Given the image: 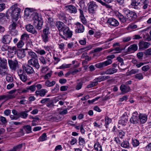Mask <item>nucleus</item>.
Listing matches in <instances>:
<instances>
[{"instance_id":"1","label":"nucleus","mask_w":151,"mask_h":151,"mask_svg":"<svg viewBox=\"0 0 151 151\" xmlns=\"http://www.w3.org/2000/svg\"><path fill=\"white\" fill-rule=\"evenodd\" d=\"M148 116L144 113H139L138 114L137 111L134 112L130 119L131 123L136 125L143 124L147 122Z\"/></svg>"},{"instance_id":"2","label":"nucleus","mask_w":151,"mask_h":151,"mask_svg":"<svg viewBox=\"0 0 151 151\" xmlns=\"http://www.w3.org/2000/svg\"><path fill=\"white\" fill-rule=\"evenodd\" d=\"M19 6L15 4L12 6L8 10V13L10 14L12 18L15 21H17L21 12Z\"/></svg>"},{"instance_id":"3","label":"nucleus","mask_w":151,"mask_h":151,"mask_svg":"<svg viewBox=\"0 0 151 151\" xmlns=\"http://www.w3.org/2000/svg\"><path fill=\"white\" fill-rule=\"evenodd\" d=\"M50 28L46 26L43 29L41 35L42 41L46 43L50 41Z\"/></svg>"},{"instance_id":"4","label":"nucleus","mask_w":151,"mask_h":151,"mask_svg":"<svg viewBox=\"0 0 151 151\" xmlns=\"http://www.w3.org/2000/svg\"><path fill=\"white\" fill-rule=\"evenodd\" d=\"M34 16L35 18L32 17L31 19L33 20L35 25L37 29L40 30L42 28L43 23L41 16L39 15L37 12L35 16L34 15Z\"/></svg>"},{"instance_id":"5","label":"nucleus","mask_w":151,"mask_h":151,"mask_svg":"<svg viewBox=\"0 0 151 151\" xmlns=\"http://www.w3.org/2000/svg\"><path fill=\"white\" fill-rule=\"evenodd\" d=\"M72 32L70 30L69 27H66L62 32V33L59 34L62 38L65 40H67L68 38H70L73 35Z\"/></svg>"},{"instance_id":"6","label":"nucleus","mask_w":151,"mask_h":151,"mask_svg":"<svg viewBox=\"0 0 151 151\" xmlns=\"http://www.w3.org/2000/svg\"><path fill=\"white\" fill-rule=\"evenodd\" d=\"M37 11L35 9L30 8H26L24 11V16L28 19H31L32 17L35 18Z\"/></svg>"},{"instance_id":"7","label":"nucleus","mask_w":151,"mask_h":151,"mask_svg":"<svg viewBox=\"0 0 151 151\" xmlns=\"http://www.w3.org/2000/svg\"><path fill=\"white\" fill-rule=\"evenodd\" d=\"M123 11L127 16L129 22L136 18L137 15L135 12L130 11L128 9H123Z\"/></svg>"},{"instance_id":"8","label":"nucleus","mask_w":151,"mask_h":151,"mask_svg":"<svg viewBox=\"0 0 151 151\" xmlns=\"http://www.w3.org/2000/svg\"><path fill=\"white\" fill-rule=\"evenodd\" d=\"M28 63L30 65L32 66L37 70L39 69L40 68V65L37 58L30 59L28 60Z\"/></svg>"},{"instance_id":"9","label":"nucleus","mask_w":151,"mask_h":151,"mask_svg":"<svg viewBox=\"0 0 151 151\" xmlns=\"http://www.w3.org/2000/svg\"><path fill=\"white\" fill-rule=\"evenodd\" d=\"M75 26V32L76 33H82L85 30L83 25L79 22H77L74 24Z\"/></svg>"},{"instance_id":"10","label":"nucleus","mask_w":151,"mask_h":151,"mask_svg":"<svg viewBox=\"0 0 151 151\" xmlns=\"http://www.w3.org/2000/svg\"><path fill=\"white\" fill-rule=\"evenodd\" d=\"M8 62L9 67L12 70L15 71L18 68V63L17 60H15L13 61L9 60Z\"/></svg>"},{"instance_id":"11","label":"nucleus","mask_w":151,"mask_h":151,"mask_svg":"<svg viewBox=\"0 0 151 151\" xmlns=\"http://www.w3.org/2000/svg\"><path fill=\"white\" fill-rule=\"evenodd\" d=\"M22 68L23 70L26 72L28 75L32 74L35 73L33 68L29 64L23 65Z\"/></svg>"},{"instance_id":"12","label":"nucleus","mask_w":151,"mask_h":151,"mask_svg":"<svg viewBox=\"0 0 151 151\" xmlns=\"http://www.w3.org/2000/svg\"><path fill=\"white\" fill-rule=\"evenodd\" d=\"M107 23L110 27H117L119 24V22L117 20L113 17L109 18Z\"/></svg>"},{"instance_id":"13","label":"nucleus","mask_w":151,"mask_h":151,"mask_svg":"<svg viewBox=\"0 0 151 151\" xmlns=\"http://www.w3.org/2000/svg\"><path fill=\"white\" fill-rule=\"evenodd\" d=\"M142 0H131V5L133 8L137 10L141 8V2Z\"/></svg>"},{"instance_id":"14","label":"nucleus","mask_w":151,"mask_h":151,"mask_svg":"<svg viewBox=\"0 0 151 151\" xmlns=\"http://www.w3.org/2000/svg\"><path fill=\"white\" fill-rule=\"evenodd\" d=\"M12 37L9 35H6L2 36L1 41L5 44H9L11 42Z\"/></svg>"},{"instance_id":"15","label":"nucleus","mask_w":151,"mask_h":151,"mask_svg":"<svg viewBox=\"0 0 151 151\" xmlns=\"http://www.w3.org/2000/svg\"><path fill=\"white\" fill-rule=\"evenodd\" d=\"M115 14L116 16L117 17L120 21L122 23L127 22L129 23L127 16L124 17L122 14L119 13L118 11L115 12Z\"/></svg>"},{"instance_id":"16","label":"nucleus","mask_w":151,"mask_h":151,"mask_svg":"<svg viewBox=\"0 0 151 151\" xmlns=\"http://www.w3.org/2000/svg\"><path fill=\"white\" fill-rule=\"evenodd\" d=\"M56 26L59 31V34L62 33V31L67 26L65 25L63 22L60 21L56 22Z\"/></svg>"},{"instance_id":"17","label":"nucleus","mask_w":151,"mask_h":151,"mask_svg":"<svg viewBox=\"0 0 151 151\" xmlns=\"http://www.w3.org/2000/svg\"><path fill=\"white\" fill-rule=\"evenodd\" d=\"M17 25V24L16 23L13 22L9 26L10 33L12 35L14 36H16L17 35L18 32L15 30Z\"/></svg>"},{"instance_id":"18","label":"nucleus","mask_w":151,"mask_h":151,"mask_svg":"<svg viewBox=\"0 0 151 151\" xmlns=\"http://www.w3.org/2000/svg\"><path fill=\"white\" fill-rule=\"evenodd\" d=\"M9 71L7 66L0 67V75L2 76L9 75Z\"/></svg>"},{"instance_id":"19","label":"nucleus","mask_w":151,"mask_h":151,"mask_svg":"<svg viewBox=\"0 0 151 151\" xmlns=\"http://www.w3.org/2000/svg\"><path fill=\"white\" fill-rule=\"evenodd\" d=\"M67 10L71 14H76L77 12L76 7L74 5H70L66 6L65 7Z\"/></svg>"},{"instance_id":"20","label":"nucleus","mask_w":151,"mask_h":151,"mask_svg":"<svg viewBox=\"0 0 151 151\" xmlns=\"http://www.w3.org/2000/svg\"><path fill=\"white\" fill-rule=\"evenodd\" d=\"M88 5V12L91 15L93 16L94 13V1H92L89 3Z\"/></svg>"},{"instance_id":"21","label":"nucleus","mask_w":151,"mask_h":151,"mask_svg":"<svg viewBox=\"0 0 151 151\" xmlns=\"http://www.w3.org/2000/svg\"><path fill=\"white\" fill-rule=\"evenodd\" d=\"M150 45V44L149 42L141 41L139 43V48L140 50H143L148 48Z\"/></svg>"},{"instance_id":"22","label":"nucleus","mask_w":151,"mask_h":151,"mask_svg":"<svg viewBox=\"0 0 151 151\" xmlns=\"http://www.w3.org/2000/svg\"><path fill=\"white\" fill-rule=\"evenodd\" d=\"M120 89L122 93L123 94L127 93L131 89L129 86L124 84L120 86Z\"/></svg>"},{"instance_id":"23","label":"nucleus","mask_w":151,"mask_h":151,"mask_svg":"<svg viewBox=\"0 0 151 151\" xmlns=\"http://www.w3.org/2000/svg\"><path fill=\"white\" fill-rule=\"evenodd\" d=\"M27 55L28 59L37 58V54L32 50H27Z\"/></svg>"},{"instance_id":"24","label":"nucleus","mask_w":151,"mask_h":151,"mask_svg":"<svg viewBox=\"0 0 151 151\" xmlns=\"http://www.w3.org/2000/svg\"><path fill=\"white\" fill-rule=\"evenodd\" d=\"M48 92L45 89H42L40 90L36 91L35 92L37 96H39L41 97H44Z\"/></svg>"},{"instance_id":"25","label":"nucleus","mask_w":151,"mask_h":151,"mask_svg":"<svg viewBox=\"0 0 151 151\" xmlns=\"http://www.w3.org/2000/svg\"><path fill=\"white\" fill-rule=\"evenodd\" d=\"M26 28L27 31L33 34H36L37 33V32L34 27L32 25L29 24L26 26Z\"/></svg>"},{"instance_id":"26","label":"nucleus","mask_w":151,"mask_h":151,"mask_svg":"<svg viewBox=\"0 0 151 151\" xmlns=\"http://www.w3.org/2000/svg\"><path fill=\"white\" fill-rule=\"evenodd\" d=\"M138 49V46L136 44H133L130 45L128 48L127 52H129L137 51Z\"/></svg>"},{"instance_id":"27","label":"nucleus","mask_w":151,"mask_h":151,"mask_svg":"<svg viewBox=\"0 0 151 151\" xmlns=\"http://www.w3.org/2000/svg\"><path fill=\"white\" fill-rule=\"evenodd\" d=\"M2 99H5L6 100H8L10 99H14L15 97V96L14 95H11L8 93V94H6L4 95H1Z\"/></svg>"},{"instance_id":"28","label":"nucleus","mask_w":151,"mask_h":151,"mask_svg":"<svg viewBox=\"0 0 151 151\" xmlns=\"http://www.w3.org/2000/svg\"><path fill=\"white\" fill-rule=\"evenodd\" d=\"M42 12L45 14L46 18L53 17L54 16L53 12L50 10H44Z\"/></svg>"},{"instance_id":"29","label":"nucleus","mask_w":151,"mask_h":151,"mask_svg":"<svg viewBox=\"0 0 151 151\" xmlns=\"http://www.w3.org/2000/svg\"><path fill=\"white\" fill-rule=\"evenodd\" d=\"M121 146L124 148L129 149L131 147V145L129 142L127 140H124L121 143Z\"/></svg>"},{"instance_id":"30","label":"nucleus","mask_w":151,"mask_h":151,"mask_svg":"<svg viewBox=\"0 0 151 151\" xmlns=\"http://www.w3.org/2000/svg\"><path fill=\"white\" fill-rule=\"evenodd\" d=\"M58 17L60 19L63 21L64 23L67 22V18L65 16V14L63 12H60L58 14Z\"/></svg>"},{"instance_id":"31","label":"nucleus","mask_w":151,"mask_h":151,"mask_svg":"<svg viewBox=\"0 0 151 151\" xmlns=\"http://www.w3.org/2000/svg\"><path fill=\"white\" fill-rule=\"evenodd\" d=\"M23 144H19L14 146L12 148L10 149L8 151H19L22 147Z\"/></svg>"},{"instance_id":"32","label":"nucleus","mask_w":151,"mask_h":151,"mask_svg":"<svg viewBox=\"0 0 151 151\" xmlns=\"http://www.w3.org/2000/svg\"><path fill=\"white\" fill-rule=\"evenodd\" d=\"M17 55L19 59H22L25 56V53L24 50H21L18 52Z\"/></svg>"},{"instance_id":"33","label":"nucleus","mask_w":151,"mask_h":151,"mask_svg":"<svg viewBox=\"0 0 151 151\" xmlns=\"http://www.w3.org/2000/svg\"><path fill=\"white\" fill-rule=\"evenodd\" d=\"M110 78L109 76H101L95 79V81H97L98 82H101L104 80L108 79Z\"/></svg>"},{"instance_id":"34","label":"nucleus","mask_w":151,"mask_h":151,"mask_svg":"<svg viewBox=\"0 0 151 151\" xmlns=\"http://www.w3.org/2000/svg\"><path fill=\"white\" fill-rule=\"evenodd\" d=\"M117 69L114 68H110L106 70V73L108 75H111L116 73Z\"/></svg>"},{"instance_id":"35","label":"nucleus","mask_w":151,"mask_h":151,"mask_svg":"<svg viewBox=\"0 0 151 151\" xmlns=\"http://www.w3.org/2000/svg\"><path fill=\"white\" fill-rule=\"evenodd\" d=\"M50 119L54 121L58 122L61 119V117L60 116V115L59 114H58L52 116Z\"/></svg>"},{"instance_id":"36","label":"nucleus","mask_w":151,"mask_h":151,"mask_svg":"<svg viewBox=\"0 0 151 151\" xmlns=\"http://www.w3.org/2000/svg\"><path fill=\"white\" fill-rule=\"evenodd\" d=\"M141 2L142 4V8L143 9H147L149 3V1L148 0H142Z\"/></svg>"},{"instance_id":"37","label":"nucleus","mask_w":151,"mask_h":151,"mask_svg":"<svg viewBox=\"0 0 151 151\" xmlns=\"http://www.w3.org/2000/svg\"><path fill=\"white\" fill-rule=\"evenodd\" d=\"M55 84V82L54 81H51L48 80H46L45 83V85L47 87H52L54 86Z\"/></svg>"},{"instance_id":"38","label":"nucleus","mask_w":151,"mask_h":151,"mask_svg":"<svg viewBox=\"0 0 151 151\" xmlns=\"http://www.w3.org/2000/svg\"><path fill=\"white\" fill-rule=\"evenodd\" d=\"M19 119L21 118L23 119H26L27 117L28 114L25 111H22L19 112Z\"/></svg>"},{"instance_id":"39","label":"nucleus","mask_w":151,"mask_h":151,"mask_svg":"<svg viewBox=\"0 0 151 151\" xmlns=\"http://www.w3.org/2000/svg\"><path fill=\"white\" fill-rule=\"evenodd\" d=\"M139 70L137 68L132 69L130 71L127 73V76H130L133 74H135L138 73Z\"/></svg>"},{"instance_id":"40","label":"nucleus","mask_w":151,"mask_h":151,"mask_svg":"<svg viewBox=\"0 0 151 151\" xmlns=\"http://www.w3.org/2000/svg\"><path fill=\"white\" fill-rule=\"evenodd\" d=\"M7 66V61L4 59L0 57V67Z\"/></svg>"},{"instance_id":"41","label":"nucleus","mask_w":151,"mask_h":151,"mask_svg":"<svg viewBox=\"0 0 151 151\" xmlns=\"http://www.w3.org/2000/svg\"><path fill=\"white\" fill-rule=\"evenodd\" d=\"M23 129L27 133L32 132V128L30 125H24L23 127Z\"/></svg>"},{"instance_id":"42","label":"nucleus","mask_w":151,"mask_h":151,"mask_svg":"<svg viewBox=\"0 0 151 151\" xmlns=\"http://www.w3.org/2000/svg\"><path fill=\"white\" fill-rule=\"evenodd\" d=\"M134 77L135 78L139 80H141L143 78V74L140 73L136 74L134 75Z\"/></svg>"},{"instance_id":"43","label":"nucleus","mask_w":151,"mask_h":151,"mask_svg":"<svg viewBox=\"0 0 151 151\" xmlns=\"http://www.w3.org/2000/svg\"><path fill=\"white\" fill-rule=\"evenodd\" d=\"M29 38V35L27 33H24L22 34L21 37V40L23 41L27 40Z\"/></svg>"},{"instance_id":"44","label":"nucleus","mask_w":151,"mask_h":151,"mask_svg":"<svg viewBox=\"0 0 151 151\" xmlns=\"http://www.w3.org/2000/svg\"><path fill=\"white\" fill-rule=\"evenodd\" d=\"M20 80L23 82H25L27 80V77L25 73L19 76Z\"/></svg>"},{"instance_id":"45","label":"nucleus","mask_w":151,"mask_h":151,"mask_svg":"<svg viewBox=\"0 0 151 151\" xmlns=\"http://www.w3.org/2000/svg\"><path fill=\"white\" fill-rule=\"evenodd\" d=\"M105 119L106 127V128H107L109 124L111 123V119L107 116H106L105 117Z\"/></svg>"},{"instance_id":"46","label":"nucleus","mask_w":151,"mask_h":151,"mask_svg":"<svg viewBox=\"0 0 151 151\" xmlns=\"http://www.w3.org/2000/svg\"><path fill=\"white\" fill-rule=\"evenodd\" d=\"M47 139V135L45 133H43L39 139V140L40 141H43Z\"/></svg>"},{"instance_id":"47","label":"nucleus","mask_w":151,"mask_h":151,"mask_svg":"<svg viewBox=\"0 0 151 151\" xmlns=\"http://www.w3.org/2000/svg\"><path fill=\"white\" fill-rule=\"evenodd\" d=\"M132 143L134 147H136L139 145V143L137 139H132Z\"/></svg>"},{"instance_id":"48","label":"nucleus","mask_w":151,"mask_h":151,"mask_svg":"<svg viewBox=\"0 0 151 151\" xmlns=\"http://www.w3.org/2000/svg\"><path fill=\"white\" fill-rule=\"evenodd\" d=\"M112 61L111 59H108L106 60L103 62L104 67L106 66L111 64L112 63Z\"/></svg>"},{"instance_id":"49","label":"nucleus","mask_w":151,"mask_h":151,"mask_svg":"<svg viewBox=\"0 0 151 151\" xmlns=\"http://www.w3.org/2000/svg\"><path fill=\"white\" fill-rule=\"evenodd\" d=\"M59 86L58 84H56L54 88L51 90V91L53 93H56L59 91Z\"/></svg>"},{"instance_id":"50","label":"nucleus","mask_w":151,"mask_h":151,"mask_svg":"<svg viewBox=\"0 0 151 151\" xmlns=\"http://www.w3.org/2000/svg\"><path fill=\"white\" fill-rule=\"evenodd\" d=\"M132 37L131 36H127L122 38V42H128L131 40Z\"/></svg>"},{"instance_id":"51","label":"nucleus","mask_w":151,"mask_h":151,"mask_svg":"<svg viewBox=\"0 0 151 151\" xmlns=\"http://www.w3.org/2000/svg\"><path fill=\"white\" fill-rule=\"evenodd\" d=\"M126 46L124 48H120V47H116L111 52H112L113 51H116V52L117 53H120L122 50H124Z\"/></svg>"},{"instance_id":"52","label":"nucleus","mask_w":151,"mask_h":151,"mask_svg":"<svg viewBox=\"0 0 151 151\" xmlns=\"http://www.w3.org/2000/svg\"><path fill=\"white\" fill-rule=\"evenodd\" d=\"M6 75V79L7 81L9 82H12L14 80L13 77L9 73V75Z\"/></svg>"},{"instance_id":"53","label":"nucleus","mask_w":151,"mask_h":151,"mask_svg":"<svg viewBox=\"0 0 151 151\" xmlns=\"http://www.w3.org/2000/svg\"><path fill=\"white\" fill-rule=\"evenodd\" d=\"M52 58V55L50 52L48 53L45 58L47 62H48L50 63L51 62V58Z\"/></svg>"},{"instance_id":"54","label":"nucleus","mask_w":151,"mask_h":151,"mask_svg":"<svg viewBox=\"0 0 151 151\" xmlns=\"http://www.w3.org/2000/svg\"><path fill=\"white\" fill-rule=\"evenodd\" d=\"M27 90H30L32 92H34L36 90L35 84L32 85L30 86L27 87Z\"/></svg>"},{"instance_id":"55","label":"nucleus","mask_w":151,"mask_h":151,"mask_svg":"<svg viewBox=\"0 0 151 151\" xmlns=\"http://www.w3.org/2000/svg\"><path fill=\"white\" fill-rule=\"evenodd\" d=\"M16 50V47L14 46L12 47H11L9 46L8 48L7 51L10 53H13L14 52V51Z\"/></svg>"},{"instance_id":"56","label":"nucleus","mask_w":151,"mask_h":151,"mask_svg":"<svg viewBox=\"0 0 151 151\" xmlns=\"http://www.w3.org/2000/svg\"><path fill=\"white\" fill-rule=\"evenodd\" d=\"M39 60L40 62L44 65H46L47 63L45 58L42 56L40 57Z\"/></svg>"},{"instance_id":"57","label":"nucleus","mask_w":151,"mask_h":151,"mask_svg":"<svg viewBox=\"0 0 151 151\" xmlns=\"http://www.w3.org/2000/svg\"><path fill=\"white\" fill-rule=\"evenodd\" d=\"M82 23L84 25H86L87 24V22L84 16L79 17Z\"/></svg>"},{"instance_id":"58","label":"nucleus","mask_w":151,"mask_h":151,"mask_svg":"<svg viewBox=\"0 0 151 151\" xmlns=\"http://www.w3.org/2000/svg\"><path fill=\"white\" fill-rule=\"evenodd\" d=\"M78 141L80 145H83L85 143V141L84 139L81 137H79Z\"/></svg>"},{"instance_id":"59","label":"nucleus","mask_w":151,"mask_h":151,"mask_svg":"<svg viewBox=\"0 0 151 151\" xmlns=\"http://www.w3.org/2000/svg\"><path fill=\"white\" fill-rule=\"evenodd\" d=\"M24 45V43L22 40H20L17 44V47L18 48H21Z\"/></svg>"},{"instance_id":"60","label":"nucleus","mask_w":151,"mask_h":151,"mask_svg":"<svg viewBox=\"0 0 151 151\" xmlns=\"http://www.w3.org/2000/svg\"><path fill=\"white\" fill-rule=\"evenodd\" d=\"M52 75V72L50 71V72L47 73L44 76V78L45 79H49L50 78Z\"/></svg>"},{"instance_id":"61","label":"nucleus","mask_w":151,"mask_h":151,"mask_svg":"<svg viewBox=\"0 0 151 151\" xmlns=\"http://www.w3.org/2000/svg\"><path fill=\"white\" fill-rule=\"evenodd\" d=\"M95 150L96 151H102V148L101 145L99 144H95Z\"/></svg>"},{"instance_id":"62","label":"nucleus","mask_w":151,"mask_h":151,"mask_svg":"<svg viewBox=\"0 0 151 151\" xmlns=\"http://www.w3.org/2000/svg\"><path fill=\"white\" fill-rule=\"evenodd\" d=\"M50 99V98H45L41 100L40 103L42 104H47L48 102H49Z\"/></svg>"},{"instance_id":"63","label":"nucleus","mask_w":151,"mask_h":151,"mask_svg":"<svg viewBox=\"0 0 151 151\" xmlns=\"http://www.w3.org/2000/svg\"><path fill=\"white\" fill-rule=\"evenodd\" d=\"M77 83V84L76 87V89L77 90H79L81 88L83 84V82L82 81H81Z\"/></svg>"},{"instance_id":"64","label":"nucleus","mask_w":151,"mask_h":151,"mask_svg":"<svg viewBox=\"0 0 151 151\" xmlns=\"http://www.w3.org/2000/svg\"><path fill=\"white\" fill-rule=\"evenodd\" d=\"M143 52H138L137 55V56L138 59L139 60L142 59L143 56Z\"/></svg>"}]
</instances>
